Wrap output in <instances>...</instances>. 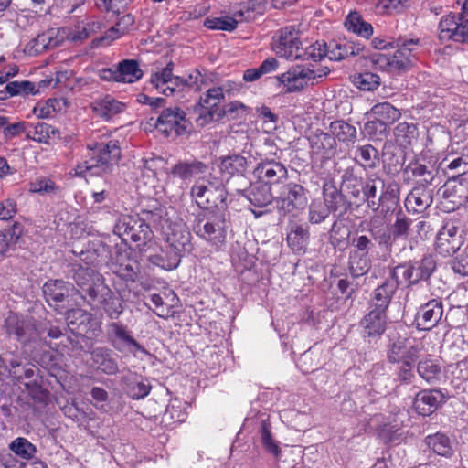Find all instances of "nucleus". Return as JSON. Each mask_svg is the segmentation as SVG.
Instances as JSON below:
<instances>
[{"instance_id": "obj_45", "label": "nucleus", "mask_w": 468, "mask_h": 468, "mask_svg": "<svg viewBox=\"0 0 468 468\" xmlns=\"http://www.w3.org/2000/svg\"><path fill=\"white\" fill-rule=\"evenodd\" d=\"M417 371L428 383H433L441 374V367L431 359H424L419 362Z\"/></svg>"}, {"instance_id": "obj_28", "label": "nucleus", "mask_w": 468, "mask_h": 468, "mask_svg": "<svg viewBox=\"0 0 468 468\" xmlns=\"http://www.w3.org/2000/svg\"><path fill=\"white\" fill-rule=\"evenodd\" d=\"M90 107L97 116L110 120L123 111L124 104L107 95L103 99L92 102Z\"/></svg>"}, {"instance_id": "obj_7", "label": "nucleus", "mask_w": 468, "mask_h": 468, "mask_svg": "<svg viewBox=\"0 0 468 468\" xmlns=\"http://www.w3.org/2000/svg\"><path fill=\"white\" fill-rule=\"evenodd\" d=\"M328 73L329 69L327 67L313 64L310 66L297 65L277 76V79L283 85L287 92H295L303 90L309 84L319 82Z\"/></svg>"}, {"instance_id": "obj_26", "label": "nucleus", "mask_w": 468, "mask_h": 468, "mask_svg": "<svg viewBox=\"0 0 468 468\" xmlns=\"http://www.w3.org/2000/svg\"><path fill=\"white\" fill-rule=\"evenodd\" d=\"M231 90L232 88L230 83L224 84L221 87L210 88L203 96L200 97L197 104L202 105L207 109L221 112L224 116V112L220 104L224 100L225 92H229Z\"/></svg>"}, {"instance_id": "obj_42", "label": "nucleus", "mask_w": 468, "mask_h": 468, "mask_svg": "<svg viewBox=\"0 0 468 468\" xmlns=\"http://www.w3.org/2000/svg\"><path fill=\"white\" fill-rule=\"evenodd\" d=\"M151 82L157 90H160L166 84H176L183 82V79L173 75L172 63H169L160 72H156L152 76Z\"/></svg>"}, {"instance_id": "obj_35", "label": "nucleus", "mask_w": 468, "mask_h": 468, "mask_svg": "<svg viewBox=\"0 0 468 468\" xmlns=\"http://www.w3.org/2000/svg\"><path fill=\"white\" fill-rule=\"evenodd\" d=\"M308 241V229L299 224L292 225L291 230L287 234V242L291 249L295 252H301L306 248Z\"/></svg>"}, {"instance_id": "obj_38", "label": "nucleus", "mask_w": 468, "mask_h": 468, "mask_svg": "<svg viewBox=\"0 0 468 468\" xmlns=\"http://www.w3.org/2000/svg\"><path fill=\"white\" fill-rule=\"evenodd\" d=\"M371 113L382 123L394 122L400 116L399 111L389 102L377 103L371 108Z\"/></svg>"}, {"instance_id": "obj_8", "label": "nucleus", "mask_w": 468, "mask_h": 468, "mask_svg": "<svg viewBox=\"0 0 468 468\" xmlns=\"http://www.w3.org/2000/svg\"><path fill=\"white\" fill-rule=\"evenodd\" d=\"M275 203L280 216L295 218L307 205L306 190L296 183L285 184L281 187Z\"/></svg>"}, {"instance_id": "obj_36", "label": "nucleus", "mask_w": 468, "mask_h": 468, "mask_svg": "<svg viewBox=\"0 0 468 468\" xmlns=\"http://www.w3.org/2000/svg\"><path fill=\"white\" fill-rule=\"evenodd\" d=\"M426 445L436 454L449 457L452 454L450 439L443 433L437 432L425 438Z\"/></svg>"}, {"instance_id": "obj_21", "label": "nucleus", "mask_w": 468, "mask_h": 468, "mask_svg": "<svg viewBox=\"0 0 468 468\" xmlns=\"http://www.w3.org/2000/svg\"><path fill=\"white\" fill-rule=\"evenodd\" d=\"M9 449L16 456V459L6 460L5 468H27L29 460V442L25 438H16L9 444Z\"/></svg>"}, {"instance_id": "obj_47", "label": "nucleus", "mask_w": 468, "mask_h": 468, "mask_svg": "<svg viewBox=\"0 0 468 468\" xmlns=\"http://www.w3.org/2000/svg\"><path fill=\"white\" fill-rule=\"evenodd\" d=\"M204 26L211 30H223L231 32L237 28L238 22L230 16L223 17H207L204 20Z\"/></svg>"}, {"instance_id": "obj_64", "label": "nucleus", "mask_w": 468, "mask_h": 468, "mask_svg": "<svg viewBox=\"0 0 468 468\" xmlns=\"http://www.w3.org/2000/svg\"><path fill=\"white\" fill-rule=\"evenodd\" d=\"M5 326L9 335L20 339L25 335L24 322L20 321L16 314H11L5 320Z\"/></svg>"}, {"instance_id": "obj_46", "label": "nucleus", "mask_w": 468, "mask_h": 468, "mask_svg": "<svg viewBox=\"0 0 468 468\" xmlns=\"http://www.w3.org/2000/svg\"><path fill=\"white\" fill-rule=\"evenodd\" d=\"M356 159L361 165L372 168L378 161V153L371 144L363 145L357 148Z\"/></svg>"}, {"instance_id": "obj_25", "label": "nucleus", "mask_w": 468, "mask_h": 468, "mask_svg": "<svg viewBox=\"0 0 468 468\" xmlns=\"http://www.w3.org/2000/svg\"><path fill=\"white\" fill-rule=\"evenodd\" d=\"M24 233L25 227L18 221H15L10 228L0 231V260L19 241Z\"/></svg>"}, {"instance_id": "obj_1", "label": "nucleus", "mask_w": 468, "mask_h": 468, "mask_svg": "<svg viewBox=\"0 0 468 468\" xmlns=\"http://www.w3.org/2000/svg\"><path fill=\"white\" fill-rule=\"evenodd\" d=\"M87 148L89 152L85 160L75 168L76 175L80 176L107 174L121 158V147L117 140L91 143Z\"/></svg>"}, {"instance_id": "obj_61", "label": "nucleus", "mask_w": 468, "mask_h": 468, "mask_svg": "<svg viewBox=\"0 0 468 468\" xmlns=\"http://www.w3.org/2000/svg\"><path fill=\"white\" fill-rule=\"evenodd\" d=\"M349 231L346 226L335 221L329 232L330 241L334 246H339L348 237Z\"/></svg>"}, {"instance_id": "obj_41", "label": "nucleus", "mask_w": 468, "mask_h": 468, "mask_svg": "<svg viewBox=\"0 0 468 468\" xmlns=\"http://www.w3.org/2000/svg\"><path fill=\"white\" fill-rule=\"evenodd\" d=\"M417 127L413 123L399 122L394 129L396 141L401 146H408L416 138Z\"/></svg>"}, {"instance_id": "obj_17", "label": "nucleus", "mask_w": 468, "mask_h": 468, "mask_svg": "<svg viewBox=\"0 0 468 468\" xmlns=\"http://www.w3.org/2000/svg\"><path fill=\"white\" fill-rule=\"evenodd\" d=\"M255 172L261 182L268 186L283 184L288 177L287 168L282 163L275 161L259 164Z\"/></svg>"}, {"instance_id": "obj_51", "label": "nucleus", "mask_w": 468, "mask_h": 468, "mask_svg": "<svg viewBox=\"0 0 468 468\" xmlns=\"http://www.w3.org/2000/svg\"><path fill=\"white\" fill-rule=\"evenodd\" d=\"M324 206V203H322L321 200H313L311 202L308 217V220L311 224H320L328 218L330 212Z\"/></svg>"}, {"instance_id": "obj_30", "label": "nucleus", "mask_w": 468, "mask_h": 468, "mask_svg": "<svg viewBox=\"0 0 468 468\" xmlns=\"http://www.w3.org/2000/svg\"><path fill=\"white\" fill-rule=\"evenodd\" d=\"M246 157L240 154H232L222 157L218 165L219 171L225 183L229 181V177L235 174L243 173L247 167Z\"/></svg>"}, {"instance_id": "obj_60", "label": "nucleus", "mask_w": 468, "mask_h": 468, "mask_svg": "<svg viewBox=\"0 0 468 468\" xmlns=\"http://www.w3.org/2000/svg\"><path fill=\"white\" fill-rule=\"evenodd\" d=\"M151 390L148 380L135 381L129 385L128 394L133 399H141L146 397Z\"/></svg>"}, {"instance_id": "obj_56", "label": "nucleus", "mask_w": 468, "mask_h": 468, "mask_svg": "<svg viewBox=\"0 0 468 468\" xmlns=\"http://www.w3.org/2000/svg\"><path fill=\"white\" fill-rule=\"evenodd\" d=\"M261 443L268 451L269 452L278 455L279 453V447L275 443V441L272 440L271 433V426L267 421H262L261 425Z\"/></svg>"}, {"instance_id": "obj_4", "label": "nucleus", "mask_w": 468, "mask_h": 468, "mask_svg": "<svg viewBox=\"0 0 468 468\" xmlns=\"http://www.w3.org/2000/svg\"><path fill=\"white\" fill-rule=\"evenodd\" d=\"M418 44V39H399L397 41L398 49L393 55H376L373 62L378 69L391 73L408 70L413 65Z\"/></svg>"}, {"instance_id": "obj_12", "label": "nucleus", "mask_w": 468, "mask_h": 468, "mask_svg": "<svg viewBox=\"0 0 468 468\" xmlns=\"http://www.w3.org/2000/svg\"><path fill=\"white\" fill-rule=\"evenodd\" d=\"M427 278L417 269L410 264L397 266L391 276L384 282L381 288L386 292H395L398 290H405L410 285L426 281Z\"/></svg>"}, {"instance_id": "obj_29", "label": "nucleus", "mask_w": 468, "mask_h": 468, "mask_svg": "<svg viewBox=\"0 0 468 468\" xmlns=\"http://www.w3.org/2000/svg\"><path fill=\"white\" fill-rule=\"evenodd\" d=\"M329 131L335 141L337 140L347 146L355 144L356 140V128L343 120L332 122L329 125Z\"/></svg>"}, {"instance_id": "obj_62", "label": "nucleus", "mask_w": 468, "mask_h": 468, "mask_svg": "<svg viewBox=\"0 0 468 468\" xmlns=\"http://www.w3.org/2000/svg\"><path fill=\"white\" fill-rule=\"evenodd\" d=\"M54 35L53 30H49L46 33H42L38 35L34 39V44L31 46V50L34 49L36 53L41 52L44 49H47L50 47L56 46L57 41L52 39Z\"/></svg>"}, {"instance_id": "obj_40", "label": "nucleus", "mask_w": 468, "mask_h": 468, "mask_svg": "<svg viewBox=\"0 0 468 468\" xmlns=\"http://www.w3.org/2000/svg\"><path fill=\"white\" fill-rule=\"evenodd\" d=\"M371 267V261L367 254L350 251L349 269L354 276L359 277L366 274Z\"/></svg>"}, {"instance_id": "obj_22", "label": "nucleus", "mask_w": 468, "mask_h": 468, "mask_svg": "<svg viewBox=\"0 0 468 468\" xmlns=\"http://www.w3.org/2000/svg\"><path fill=\"white\" fill-rule=\"evenodd\" d=\"M190 232L183 224H175L166 234V243L173 250L184 254L190 246Z\"/></svg>"}, {"instance_id": "obj_18", "label": "nucleus", "mask_w": 468, "mask_h": 468, "mask_svg": "<svg viewBox=\"0 0 468 468\" xmlns=\"http://www.w3.org/2000/svg\"><path fill=\"white\" fill-rule=\"evenodd\" d=\"M433 201L432 190L424 186L414 187L407 196L405 207L415 213L424 212Z\"/></svg>"}, {"instance_id": "obj_13", "label": "nucleus", "mask_w": 468, "mask_h": 468, "mask_svg": "<svg viewBox=\"0 0 468 468\" xmlns=\"http://www.w3.org/2000/svg\"><path fill=\"white\" fill-rule=\"evenodd\" d=\"M309 143L313 158L327 161L336 154V141L330 133L316 131L309 137Z\"/></svg>"}, {"instance_id": "obj_33", "label": "nucleus", "mask_w": 468, "mask_h": 468, "mask_svg": "<svg viewBox=\"0 0 468 468\" xmlns=\"http://www.w3.org/2000/svg\"><path fill=\"white\" fill-rule=\"evenodd\" d=\"M361 48L355 46L350 42L332 41L326 44V57L330 60L339 61L349 56H356L359 53Z\"/></svg>"}, {"instance_id": "obj_39", "label": "nucleus", "mask_w": 468, "mask_h": 468, "mask_svg": "<svg viewBox=\"0 0 468 468\" xmlns=\"http://www.w3.org/2000/svg\"><path fill=\"white\" fill-rule=\"evenodd\" d=\"M363 183L364 181L362 178L358 177L351 170H346L342 176L343 190L355 198H359L361 197Z\"/></svg>"}, {"instance_id": "obj_49", "label": "nucleus", "mask_w": 468, "mask_h": 468, "mask_svg": "<svg viewBox=\"0 0 468 468\" xmlns=\"http://www.w3.org/2000/svg\"><path fill=\"white\" fill-rule=\"evenodd\" d=\"M144 300L153 303L154 312L160 317H169L176 313L174 304H168L160 294H144Z\"/></svg>"}, {"instance_id": "obj_14", "label": "nucleus", "mask_w": 468, "mask_h": 468, "mask_svg": "<svg viewBox=\"0 0 468 468\" xmlns=\"http://www.w3.org/2000/svg\"><path fill=\"white\" fill-rule=\"evenodd\" d=\"M108 335L112 339L113 346L120 352H144V347L131 335V332L123 324H110Z\"/></svg>"}, {"instance_id": "obj_50", "label": "nucleus", "mask_w": 468, "mask_h": 468, "mask_svg": "<svg viewBox=\"0 0 468 468\" xmlns=\"http://www.w3.org/2000/svg\"><path fill=\"white\" fill-rule=\"evenodd\" d=\"M198 79H202V76L198 71H194V73L190 74L187 79H183V82H179L176 84H166L165 87L161 88L160 90L165 96H169L174 94L179 87H190L194 88L196 90H199L198 86Z\"/></svg>"}, {"instance_id": "obj_32", "label": "nucleus", "mask_w": 468, "mask_h": 468, "mask_svg": "<svg viewBox=\"0 0 468 468\" xmlns=\"http://www.w3.org/2000/svg\"><path fill=\"white\" fill-rule=\"evenodd\" d=\"M119 82L133 83L141 80L144 71L135 59H123L117 64Z\"/></svg>"}, {"instance_id": "obj_6", "label": "nucleus", "mask_w": 468, "mask_h": 468, "mask_svg": "<svg viewBox=\"0 0 468 468\" xmlns=\"http://www.w3.org/2000/svg\"><path fill=\"white\" fill-rule=\"evenodd\" d=\"M156 214L147 213L146 218H140L137 216L122 215L115 223L114 233L123 239L129 238L141 250L153 238V231L145 220L156 222L154 218Z\"/></svg>"}, {"instance_id": "obj_10", "label": "nucleus", "mask_w": 468, "mask_h": 468, "mask_svg": "<svg viewBox=\"0 0 468 468\" xmlns=\"http://www.w3.org/2000/svg\"><path fill=\"white\" fill-rule=\"evenodd\" d=\"M439 38L455 43L468 44V15L459 16L454 14L443 16L438 26Z\"/></svg>"}, {"instance_id": "obj_9", "label": "nucleus", "mask_w": 468, "mask_h": 468, "mask_svg": "<svg viewBox=\"0 0 468 468\" xmlns=\"http://www.w3.org/2000/svg\"><path fill=\"white\" fill-rule=\"evenodd\" d=\"M300 32L295 26H286L273 37L272 49L287 59L296 60L301 56Z\"/></svg>"}, {"instance_id": "obj_58", "label": "nucleus", "mask_w": 468, "mask_h": 468, "mask_svg": "<svg viewBox=\"0 0 468 468\" xmlns=\"http://www.w3.org/2000/svg\"><path fill=\"white\" fill-rule=\"evenodd\" d=\"M405 172L410 173L415 177H423V180L427 184H431L433 180V176H432L431 171H430L425 165H423L418 161L410 162L407 165Z\"/></svg>"}, {"instance_id": "obj_5", "label": "nucleus", "mask_w": 468, "mask_h": 468, "mask_svg": "<svg viewBox=\"0 0 468 468\" xmlns=\"http://www.w3.org/2000/svg\"><path fill=\"white\" fill-rule=\"evenodd\" d=\"M192 229L199 238L216 249L221 248L226 242L227 225L223 214L202 212L195 218Z\"/></svg>"}, {"instance_id": "obj_48", "label": "nucleus", "mask_w": 468, "mask_h": 468, "mask_svg": "<svg viewBox=\"0 0 468 468\" xmlns=\"http://www.w3.org/2000/svg\"><path fill=\"white\" fill-rule=\"evenodd\" d=\"M410 342V338H399L389 347L388 351V358L392 363L405 364L406 352Z\"/></svg>"}, {"instance_id": "obj_53", "label": "nucleus", "mask_w": 468, "mask_h": 468, "mask_svg": "<svg viewBox=\"0 0 468 468\" xmlns=\"http://www.w3.org/2000/svg\"><path fill=\"white\" fill-rule=\"evenodd\" d=\"M300 55L299 59H312L314 61L321 60L323 58L326 57V44L315 42L306 48H301Z\"/></svg>"}, {"instance_id": "obj_63", "label": "nucleus", "mask_w": 468, "mask_h": 468, "mask_svg": "<svg viewBox=\"0 0 468 468\" xmlns=\"http://www.w3.org/2000/svg\"><path fill=\"white\" fill-rule=\"evenodd\" d=\"M342 202L343 196L336 189L325 191L324 193V200L322 203H324V207L330 213L337 211Z\"/></svg>"}, {"instance_id": "obj_3", "label": "nucleus", "mask_w": 468, "mask_h": 468, "mask_svg": "<svg viewBox=\"0 0 468 468\" xmlns=\"http://www.w3.org/2000/svg\"><path fill=\"white\" fill-rule=\"evenodd\" d=\"M46 301L50 306L51 302L55 303V308L61 314H66L68 326L71 332L77 335H86L87 337H95L101 332V322L93 317L90 313L81 309H59L57 307L58 303L65 301V294H47Z\"/></svg>"}, {"instance_id": "obj_16", "label": "nucleus", "mask_w": 468, "mask_h": 468, "mask_svg": "<svg viewBox=\"0 0 468 468\" xmlns=\"http://www.w3.org/2000/svg\"><path fill=\"white\" fill-rule=\"evenodd\" d=\"M110 269L122 280L134 282L139 271V264L131 259L127 252H117L110 263Z\"/></svg>"}, {"instance_id": "obj_24", "label": "nucleus", "mask_w": 468, "mask_h": 468, "mask_svg": "<svg viewBox=\"0 0 468 468\" xmlns=\"http://www.w3.org/2000/svg\"><path fill=\"white\" fill-rule=\"evenodd\" d=\"M460 239L455 237V229H444L437 236L435 250L440 255L449 257L460 249Z\"/></svg>"}, {"instance_id": "obj_34", "label": "nucleus", "mask_w": 468, "mask_h": 468, "mask_svg": "<svg viewBox=\"0 0 468 468\" xmlns=\"http://www.w3.org/2000/svg\"><path fill=\"white\" fill-rule=\"evenodd\" d=\"M442 307L441 303L435 300L430 301L422 308L419 314V325H422L423 329L431 328L441 317Z\"/></svg>"}, {"instance_id": "obj_27", "label": "nucleus", "mask_w": 468, "mask_h": 468, "mask_svg": "<svg viewBox=\"0 0 468 468\" xmlns=\"http://www.w3.org/2000/svg\"><path fill=\"white\" fill-rule=\"evenodd\" d=\"M207 169V165L198 160L181 161L172 167L171 174L174 176L186 180L204 174Z\"/></svg>"}, {"instance_id": "obj_44", "label": "nucleus", "mask_w": 468, "mask_h": 468, "mask_svg": "<svg viewBox=\"0 0 468 468\" xmlns=\"http://www.w3.org/2000/svg\"><path fill=\"white\" fill-rule=\"evenodd\" d=\"M186 418V413L182 407V403L176 400L168 404L162 420L165 425H172L174 423L183 422Z\"/></svg>"}, {"instance_id": "obj_15", "label": "nucleus", "mask_w": 468, "mask_h": 468, "mask_svg": "<svg viewBox=\"0 0 468 468\" xmlns=\"http://www.w3.org/2000/svg\"><path fill=\"white\" fill-rule=\"evenodd\" d=\"M362 336L369 342L377 341L386 331L387 315L381 312H368L360 321Z\"/></svg>"}, {"instance_id": "obj_31", "label": "nucleus", "mask_w": 468, "mask_h": 468, "mask_svg": "<svg viewBox=\"0 0 468 468\" xmlns=\"http://www.w3.org/2000/svg\"><path fill=\"white\" fill-rule=\"evenodd\" d=\"M245 196L250 204L259 207H265L273 200L271 186L262 182L251 185L250 187L246 190Z\"/></svg>"}, {"instance_id": "obj_23", "label": "nucleus", "mask_w": 468, "mask_h": 468, "mask_svg": "<svg viewBox=\"0 0 468 468\" xmlns=\"http://www.w3.org/2000/svg\"><path fill=\"white\" fill-rule=\"evenodd\" d=\"M182 256V253L173 250L171 246L166 245L159 253L151 255L149 261L164 270L171 271L179 266Z\"/></svg>"}, {"instance_id": "obj_55", "label": "nucleus", "mask_w": 468, "mask_h": 468, "mask_svg": "<svg viewBox=\"0 0 468 468\" xmlns=\"http://www.w3.org/2000/svg\"><path fill=\"white\" fill-rule=\"evenodd\" d=\"M450 265L454 273L468 276V245L455 258L451 260Z\"/></svg>"}, {"instance_id": "obj_59", "label": "nucleus", "mask_w": 468, "mask_h": 468, "mask_svg": "<svg viewBox=\"0 0 468 468\" xmlns=\"http://www.w3.org/2000/svg\"><path fill=\"white\" fill-rule=\"evenodd\" d=\"M56 184L48 177H37L31 183V193L49 195L57 190Z\"/></svg>"}, {"instance_id": "obj_54", "label": "nucleus", "mask_w": 468, "mask_h": 468, "mask_svg": "<svg viewBox=\"0 0 468 468\" xmlns=\"http://www.w3.org/2000/svg\"><path fill=\"white\" fill-rule=\"evenodd\" d=\"M195 112L197 113V123L198 126H206L214 120H218L223 117L221 112H217V110L207 109L206 107L197 105L194 108Z\"/></svg>"}, {"instance_id": "obj_2", "label": "nucleus", "mask_w": 468, "mask_h": 468, "mask_svg": "<svg viewBox=\"0 0 468 468\" xmlns=\"http://www.w3.org/2000/svg\"><path fill=\"white\" fill-rule=\"evenodd\" d=\"M190 194L200 207L208 209L215 207L218 209H225L228 207L225 180L223 177H217L212 173L198 179L191 187Z\"/></svg>"}, {"instance_id": "obj_43", "label": "nucleus", "mask_w": 468, "mask_h": 468, "mask_svg": "<svg viewBox=\"0 0 468 468\" xmlns=\"http://www.w3.org/2000/svg\"><path fill=\"white\" fill-rule=\"evenodd\" d=\"M353 83L362 90L371 91L376 90L380 84L378 75L372 72H362L353 76Z\"/></svg>"}, {"instance_id": "obj_20", "label": "nucleus", "mask_w": 468, "mask_h": 468, "mask_svg": "<svg viewBox=\"0 0 468 468\" xmlns=\"http://www.w3.org/2000/svg\"><path fill=\"white\" fill-rule=\"evenodd\" d=\"M92 366L108 375H114L119 371L118 364L112 356V351L106 347H96L91 353Z\"/></svg>"}, {"instance_id": "obj_52", "label": "nucleus", "mask_w": 468, "mask_h": 468, "mask_svg": "<svg viewBox=\"0 0 468 468\" xmlns=\"http://www.w3.org/2000/svg\"><path fill=\"white\" fill-rule=\"evenodd\" d=\"M103 22L97 17H90L78 27V38L85 39L98 33L103 27Z\"/></svg>"}, {"instance_id": "obj_19", "label": "nucleus", "mask_w": 468, "mask_h": 468, "mask_svg": "<svg viewBox=\"0 0 468 468\" xmlns=\"http://www.w3.org/2000/svg\"><path fill=\"white\" fill-rule=\"evenodd\" d=\"M442 401L443 395L439 390H423L416 395L414 408L419 414L428 416L435 411Z\"/></svg>"}, {"instance_id": "obj_57", "label": "nucleus", "mask_w": 468, "mask_h": 468, "mask_svg": "<svg viewBox=\"0 0 468 468\" xmlns=\"http://www.w3.org/2000/svg\"><path fill=\"white\" fill-rule=\"evenodd\" d=\"M101 301L103 303V309L111 318H117L122 312L121 298L116 294H106Z\"/></svg>"}, {"instance_id": "obj_11", "label": "nucleus", "mask_w": 468, "mask_h": 468, "mask_svg": "<svg viewBox=\"0 0 468 468\" xmlns=\"http://www.w3.org/2000/svg\"><path fill=\"white\" fill-rule=\"evenodd\" d=\"M154 127L166 137L184 134L187 131L186 113L177 106L165 108L156 118Z\"/></svg>"}, {"instance_id": "obj_37", "label": "nucleus", "mask_w": 468, "mask_h": 468, "mask_svg": "<svg viewBox=\"0 0 468 468\" xmlns=\"http://www.w3.org/2000/svg\"><path fill=\"white\" fill-rule=\"evenodd\" d=\"M346 27L359 37L368 38L373 34L371 24L363 20L357 12L350 13L345 22Z\"/></svg>"}]
</instances>
